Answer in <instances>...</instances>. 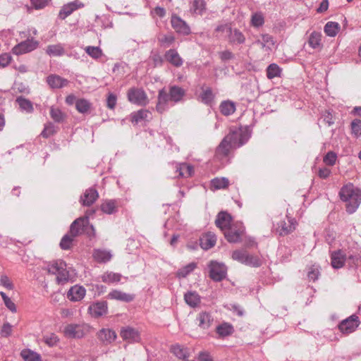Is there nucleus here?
Returning a JSON list of instances; mask_svg holds the SVG:
<instances>
[{
	"mask_svg": "<svg viewBox=\"0 0 361 361\" xmlns=\"http://www.w3.org/2000/svg\"><path fill=\"white\" fill-rule=\"evenodd\" d=\"M185 95V90L177 85L171 86L169 92H167L164 88L160 90L159 91L158 101L156 106L157 111L162 114L167 109V104L169 101L175 103L179 102L183 99Z\"/></svg>",
	"mask_w": 361,
	"mask_h": 361,
	"instance_id": "1",
	"label": "nucleus"
},
{
	"mask_svg": "<svg viewBox=\"0 0 361 361\" xmlns=\"http://www.w3.org/2000/svg\"><path fill=\"white\" fill-rule=\"evenodd\" d=\"M339 195L346 202V211L349 214L354 213L361 202V191L349 183L342 187Z\"/></svg>",
	"mask_w": 361,
	"mask_h": 361,
	"instance_id": "2",
	"label": "nucleus"
},
{
	"mask_svg": "<svg viewBox=\"0 0 361 361\" xmlns=\"http://www.w3.org/2000/svg\"><path fill=\"white\" fill-rule=\"evenodd\" d=\"M45 270L49 274L56 276V281L59 285H63L69 281L70 274L67 270V265L62 260H56L49 263Z\"/></svg>",
	"mask_w": 361,
	"mask_h": 361,
	"instance_id": "3",
	"label": "nucleus"
},
{
	"mask_svg": "<svg viewBox=\"0 0 361 361\" xmlns=\"http://www.w3.org/2000/svg\"><path fill=\"white\" fill-rule=\"evenodd\" d=\"M223 231L226 239L229 243H235L240 240L245 232V228L241 223H236Z\"/></svg>",
	"mask_w": 361,
	"mask_h": 361,
	"instance_id": "4",
	"label": "nucleus"
},
{
	"mask_svg": "<svg viewBox=\"0 0 361 361\" xmlns=\"http://www.w3.org/2000/svg\"><path fill=\"white\" fill-rule=\"evenodd\" d=\"M127 97L130 102L137 105L145 106L148 103L147 94L141 88L132 87L129 89Z\"/></svg>",
	"mask_w": 361,
	"mask_h": 361,
	"instance_id": "5",
	"label": "nucleus"
},
{
	"mask_svg": "<svg viewBox=\"0 0 361 361\" xmlns=\"http://www.w3.org/2000/svg\"><path fill=\"white\" fill-rule=\"evenodd\" d=\"M209 277L215 281H221L226 276V268L224 264L215 261H211L208 265Z\"/></svg>",
	"mask_w": 361,
	"mask_h": 361,
	"instance_id": "6",
	"label": "nucleus"
},
{
	"mask_svg": "<svg viewBox=\"0 0 361 361\" xmlns=\"http://www.w3.org/2000/svg\"><path fill=\"white\" fill-rule=\"evenodd\" d=\"M39 42L33 38L27 39L16 45L12 49L13 54L20 55L35 50L38 47Z\"/></svg>",
	"mask_w": 361,
	"mask_h": 361,
	"instance_id": "7",
	"label": "nucleus"
},
{
	"mask_svg": "<svg viewBox=\"0 0 361 361\" xmlns=\"http://www.w3.org/2000/svg\"><path fill=\"white\" fill-rule=\"evenodd\" d=\"M360 324L359 318L356 315H351L343 320L338 325V329L344 334H349L355 331Z\"/></svg>",
	"mask_w": 361,
	"mask_h": 361,
	"instance_id": "8",
	"label": "nucleus"
},
{
	"mask_svg": "<svg viewBox=\"0 0 361 361\" xmlns=\"http://www.w3.org/2000/svg\"><path fill=\"white\" fill-rule=\"evenodd\" d=\"M87 331V327L84 325L71 324L64 329V334L68 338H81Z\"/></svg>",
	"mask_w": 361,
	"mask_h": 361,
	"instance_id": "9",
	"label": "nucleus"
},
{
	"mask_svg": "<svg viewBox=\"0 0 361 361\" xmlns=\"http://www.w3.org/2000/svg\"><path fill=\"white\" fill-rule=\"evenodd\" d=\"M88 225L89 219L87 216L80 217L71 224L69 233L72 237H76L85 232Z\"/></svg>",
	"mask_w": 361,
	"mask_h": 361,
	"instance_id": "10",
	"label": "nucleus"
},
{
	"mask_svg": "<svg viewBox=\"0 0 361 361\" xmlns=\"http://www.w3.org/2000/svg\"><path fill=\"white\" fill-rule=\"evenodd\" d=\"M225 139L229 142L230 145H231L233 148H237L247 142V137L240 130H236L230 132V133L225 137Z\"/></svg>",
	"mask_w": 361,
	"mask_h": 361,
	"instance_id": "11",
	"label": "nucleus"
},
{
	"mask_svg": "<svg viewBox=\"0 0 361 361\" xmlns=\"http://www.w3.org/2000/svg\"><path fill=\"white\" fill-rule=\"evenodd\" d=\"M172 27L175 31L183 35H188L190 33V28L188 25L176 15H172L171 19Z\"/></svg>",
	"mask_w": 361,
	"mask_h": 361,
	"instance_id": "12",
	"label": "nucleus"
},
{
	"mask_svg": "<svg viewBox=\"0 0 361 361\" xmlns=\"http://www.w3.org/2000/svg\"><path fill=\"white\" fill-rule=\"evenodd\" d=\"M120 336L123 341L128 343L139 342L140 335L139 331L130 326H125L121 329Z\"/></svg>",
	"mask_w": 361,
	"mask_h": 361,
	"instance_id": "13",
	"label": "nucleus"
},
{
	"mask_svg": "<svg viewBox=\"0 0 361 361\" xmlns=\"http://www.w3.org/2000/svg\"><path fill=\"white\" fill-rule=\"evenodd\" d=\"M286 217L288 219V221H281L276 228V232L280 235H286L295 229V220L289 217L288 215H286Z\"/></svg>",
	"mask_w": 361,
	"mask_h": 361,
	"instance_id": "14",
	"label": "nucleus"
},
{
	"mask_svg": "<svg viewBox=\"0 0 361 361\" xmlns=\"http://www.w3.org/2000/svg\"><path fill=\"white\" fill-rule=\"evenodd\" d=\"M99 194L96 189L90 188L87 189L83 195L80 197V202L83 206H90L98 199Z\"/></svg>",
	"mask_w": 361,
	"mask_h": 361,
	"instance_id": "15",
	"label": "nucleus"
},
{
	"mask_svg": "<svg viewBox=\"0 0 361 361\" xmlns=\"http://www.w3.org/2000/svg\"><path fill=\"white\" fill-rule=\"evenodd\" d=\"M231 221L232 217L228 213L221 212L217 215L215 224L223 231L232 225Z\"/></svg>",
	"mask_w": 361,
	"mask_h": 361,
	"instance_id": "16",
	"label": "nucleus"
},
{
	"mask_svg": "<svg viewBox=\"0 0 361 361\" xmlns=\"http://www.w3.org/2000/svg\"><path fill=\"white\" fill-rule=\"evenodd\" d=\"M83 6L82 3L78 1L70 2L65 4L59 11V17L64 20L66 18L69 16L73 11Z\"/></svg>",
	"mask_w": 361,
	"mask_h": 361,
	"instance_id": "17",
	"label": "nucleus"
},
{
	"mask_svg": "<svg viewBox=\"0 0 361 361\" xmlns=\"http://www.w3.org/2000/svg\"><path fill=\"white\" fill-rule=\"evenodd\" d=\"M99 340L104 345H108L111 343L116 338V332L110 329H101L98 334Z\"/></svg>",
	"mask_w": 361,
	"mask_h": 361,
	"instance_id": "18",
	"label": "nucleus"
},
{
	"mask_svg": "<svg viewBox=\"0 0 361 361\" xmlns=\"http://www.w3.org/2000/svg\"><path fill=\"white\" fill-rule=\"evenodd\" d=\"M85 293L86 290L85 288L76 285L69 289L67 293V298L71 301H80L85 297Z\"/></svg>",
	"mask_w": 361,
	"mask_h": 361,
	"instance_id": "19",
	"label": "nucleus"
},
{
	"mask_svg": "<svg viewBox=\"0 0 361 361\" xmlns=\"http://www.w3.org/2000/svg\"><path fill=\"white\" fill-rule=\"evenodd\" d=\"M331 266L334 269H340L343 267L346 261V256L341 250L333 252L331 255Z\"/></svg>",
	"mask_w": 361,
	"mask_h": 361,
	"instance_id": "20",
	"label": "nucleus"
},
{
	"mask_svg": "<svg viewBox=\"0 0 361 361\" xmlns=\"http://www.w3.org/2000/svg\"><path fill=\"white\" fill-rule=\"evenodd\" d=\"M47 82L51 88H61L68 84V80L57 75H50Z\"/></svg>",
	"mask_w": 361,
	"mask_h": 361,
	"instance_id": "21",
	"label": "nucleus"
},
{
	"mask_svg": "<svg viewBox=\"0 0 361 361\" xmlns=\"http://www.w3.org/2000/svg\"><path fill=\"white\" fill-rule=\"evenodd\" d=\"M109 299L129 302L133 300L134 295L118 290H114L108 295Z\"/></svg>",
	"mask_w": 361,
	"mask_h": 361,
	"instance_id": "22",
	"label": "nucleus"
},
{
	"mask_svg": "<svg viewBox=\"0 0 361 361\" xmlns=\"http://www.w3.org/2000/svg\"><path fill=\"white\" fill-rule=\"evenodd\" d=\"M228 42L231 44H243L245 41V37L243 34L238 30H233L231 27H228Z\"/></svg>",
	"mask_w": 361,
	"mask_h": 361,
	"instance_id": "23",
	"label": "nucleus"
},
{
	"mask_svg": "<svg viewBox=\"0 0 361 361\" xmlns=\"http://www.w3.org/2000/svg\"><path fill=\"white\" fill-rule=\"evenodd\" d=\"M197 319L199 322V326L203 329H207L209 328L214 321V319L211 314L207 312H200Z\"/></svg>",
	"mask_w": 361,
	"mask_h": 361,
	"instance_id": "24",
	"label": "nucleus"
},
{
	"mask_svg": "<svg viewBox=\"0 0 361 361\" xmlns=\"http://www.w3.org/2000/svg\"><path fill=\"white\" fill-rule=\"evenodd\" d=\"M94 259L99 263H106L111 260L112 255L106 250L97 249L93 252Z\"/></svg>",
	"mask_w": 361,
	"mask_h": 361,
	"instance_id": "25",
	"label": "nucleus"
},
{
	"mask_svg": "<svg viewBox=\"0 0 361 361\" xmlns=\"http://www.w3.org/2000/svg\"><path fill=\"white\" fill-rule=\"evenodd\" d=\"M166 59L176 67H179L183 64V59L175 49H169L165 54Z\"/></svg>",
	"mask_w": 361,
	"mask_h": 361,
	"instance_id": "26",
	"label": "nucleus"
},
{
	"mask_svg": "<svg viewBox=\"0 0 361 361\" xmlns=\"http://www.w3.org/2000/svg\"><path fill=\"white\" fill-rule=\"evenodd\" d=\"M216 242V236L208 233L200 239V245L204 250H209L214 247Z\"/></svg>",
	"mask_w": 361,
	"mask_h": 361,
	"instance_id": "27",
	"label": "nucleus"
},
{
	"mask_svg": "<svg viewBox=\"0 0 361 361\" xmlns=\"http://www.w3.org/2000/svg\"><path fill=\"white\" fill-rule=\"evenodd\" d=\"M93 316L98 317L104 314L107 311V306L104 302H99L90 307Z\"/></svg>",
	"mask_w": 361,
	"mask_h": 361,
	"instance_id": "28",
	"label": "nucleus"
},
{
	"mask_svg": "<svg viewBox=\"0 0 361 361\" xmlns=\"http://www.w3.org/2000/svg\"><path fill=\"white\" fill-rule=\"evenodd\" d=\"M231 148L233 147L231 146V145H230L229 142H228L227 140H226L224 137L216 149V156L218 157H226L228 154L229 151Z\"/></svg>",
	"mask_w": 361,
	"mask_h": 361,
	"instance_id": "29",
	"label": "nucleus"
},
{
	"mask_svg": "<svg viewBox=\"0 0 361 361\" xmlns=\"http://www.w3.org/2000/svg\"><path fill=\"white\" fill-rule=\"evenodd\" d=\"M101 209L103 212L111 214L117 212V203L116 200H105L101 204Z\"/></svg>",
	"mask_w": 361,
	"mask_h": 361,
	"instance_id": "30",
	"label": "nucleus"
},
{
	"mask_svg": "<svg viewBox=\"0 0 361 361\" xmlns=\"http://www.w3.org/2000/svg\"><path fill=\"white\" fill-rule=\"evenodd\" d=\"M308 44L313 49L322 48V44L321 33L317 32H312L309 37Z\"/></svg>",
	"mask_w": 361,
	"mask_h": 361,
	"instance_id": "31",
	"label": "nucleus"
},
{
	"mask_svg": "<svg viewBox=\"0 0 361 361\" xmlns=\"http://www.w3.org/2000/svg\"><path fill=\"white\" fill-rule=\"evenodd\" d=\"M176 171L180 177H189L193 173L194 169L191 165L180 164L176 166Z\"/></svg>",
	"mask_w": 361,
	"mask_h": 361,
	"instance_id": "32",
	"label": "nucleus"
},
{
	"mask_svg": "<svg viewBox=\"0 0 361 361\" xmlns=\"http://www.w3.org/2000/svg\"><path fill=\"white\" fill-rule=\"evenodd\" d=\"M64 48L61 44L49 45L46 53L49 56H60L64 54Z\"/></svg>",
	"mask_w": 361,
	"mask_h": 361,
	"instance_id": "33",
	"label": "nucleus"
},
{
	"mask_svg": "<svg viewBox=\"0 0 361 361\" xmlns=\"http://www.w3.org/2000/svg\"><path fill=\"white\" fill-rule=\"evenodd\" d=\"M92 104L85 99H79L75 102V108L81 114H87L90 111Z\"/></svg>",
	"mask_w": 361,
	"mask_h": 361,
	"instance_id": "34",
	"label": "nucleus"
},
{
	"mask_svg": "<svg viewBox=\"0 0 361 361\" xmlns=\"http://www.w3.org/2000/svg\"><path fill=\"white\" fill-rule=\"evenodd\" d=\"M324 32L329 37H335L340 30V25L336 22H328L324 28Z\"/></svg>",
	"mask_w": 361,
	"mask_h": 361,
	"instance_id": "35",
	"label": "nucleus"
},
{
	"mask_svg": "<svg viewBox=\"0 0 361 361\" xmlns=\"http://www.w3.org/2000/svg\"><path fill=\"white\" fill-rule=\"evenodd\" d=\"M185 302L190 307H196L200 302V298L195 292H188L184 295Z\"/></svg>",
	"mask_w": 361,
	"mask_h": 361,
	"instance_id": "36",
	"label": "nucleus"
},
{
	"mask_svg": "<svg viewBox=\"0 0 361 361\" xmlns=\"http://www.w3.org/2000/svg\"><path fill=\"white\" fill-rule=\"evenodd\" d=\"M171 350L179 359L185 360L189 357L188 348L179 345H174L171 346Z\"/></svg>",
	"mask_w": 361,
	"mask_h": 361,
	"instance_id": "37",
	"label": "nucleus"
},
{
	"mask_svg": "<svg viewBox=\"0 0 361 361\" xmlns=\"http://www.w3.org/2000/svg\"><path fill=\"white\" fill-rule=\"evenodd\" d=\"M229 185V180L228 178L222 177V178H215L211 180V186L214 190H220L227 188Z\"/></svg>",
	"mask_w": 361,
	"mask_h": 361,
	"instance_id": "38",
	"label": "nucleus"
},
{
	"mask_svg": "<svg viewBox=\"0 0 361 361\" xmlns=\"http://www.w3.org/2000/svg\"><path fill=\"white\" fill-rule=\"evenodd\" d=\"M233 332V327L231 324L228 323H224L222 324L219 325L216 327V333L219 335L220 337H226Z\"/></svg>",
	"mask_w": 361,
	"mask_h": 361,
	"instance_id": "39",
	"label": "nucleus"
},
{
	"mask_svg": "<svg viewBox=\"0 0 361 361\" xmlns=\"http://www.w3.org/2000/svg\"><path fill=\"white\" fill-rule=\"evenodd\" d=\"M16 101L18 104L21 110L25 111L27 113H32L33 111V106L30 100L22 97H18Z\"/></svg>",
	"mask_w": 361,
	"mask_h": 361,
	"instance_id": "40",
	"label": "nucleus"
},
{
	"mask_svg": "<svg viewBox=\"0 0 361 361\" xmlns=\"http://www.w3.org/2000/svg\"><path fill=\"white\" fill-rule=\"evenodd\" d=\"M281 71V68L276 63H271L267 68V77L270 80L276 77H280Z\"/></svg>",
	"mask_w": 361,
	"mask_h": 361,
	"instance_id": "41",
	"label": "nucleus"
},
{
	"mask_svg": "<svg viewBox=\"0 0 361 361\" xmlns=\"http://www.w3.org/2000/svg\"><path fill=\"white\" fill-rule=\"evenodd\" d=\"M220 110L222 114L225 116H229L235 112V106L233 102L226 101L221 104Z\"/></svg>",
	"mask_w": 361,
	"mask_h": 361,
	"instance_id": "42",
	"label": "nucleus"
},
{
	"mask_svg": "<svg viewBox=\"0 0 361 361\" xmlns=\"http://www.w3.org/2000/svg\"><path fill=\"white\" fill-rule=\"evenodd\" d=\"M121 279V275L118 273H114V272H105L102 276V280L104 283H114V282H118L120 281Z\"/></svg>",
	"mask_w": 361,
	"mask_h": 361,
	"instance_id": "43",
	"label": "nucleus"
},
{
	"mask_svg": "<svg viewBox=\"0 0 361 361\" xmlns=\"http://www.w3.org/2000/svg\"><path fill=\"white\" fill-rule=\"evenodd\" d=\"M21 357L25 361H40L41 357L37 353L30 350H23L20 353Z\"/></svg>",
	"mask_w": 361,
	"mask_h": 361,
	"instance_id": "44",
	"label": "nucleus"
},
{
	"mask_svg": "<svg viewBox=\"0 0 361 361\" xmlns=\"http://www.w3.org/2000/svg\"><path fill=\"white\" fill-rule=\"evenodd\" d=\"M50 116L51 118L57 123L63 122L66 118V114L59 108L51 106L50 109Z\"/></svg>",
	"mask_w": 361,
	"mask_h": 361,
	"instance_id": "45",
	"label": "nucleus"
},
{
	"mask_svg": "<svg viewBox=\"0 0 361 361\" xmlns=\"http://www.w3.org/2000/svg\"><path fill=\"white\" fill-rule=\"evenodd\" d=\"M149 112L146 109H141L136 112H134L131 115V121L135 123L138 122L145 120L148 118Z\"/></svg>",
	"mask_w": 361,
	"mask_h": 361,
	"instance_id": "46",
	"label": "nucleus"
},
{
	"mask_svg": "<svg viewBox=\"0 0 361 361\" xmlns=\"http://www.w3.org/2000/svg\"><path fill=\"white\" fill-rule=\"evenodd\" d=\"M197 267V264L195 262H191L183 268L178 269L177 271V276L179 278H185L189 274H190Z\"/></svg>",
	"mask_w": 361,
	"mask_h": 361,
	"instance_id": "47",
	"label": "nucleus"
},
{
	"mask_svg": "<svg viewBox=\"0 0 361 361\" xmlns=\"http://www.w3.org/2000/svg\"><path fill=\"white\" fill-rule=\"evenodd\" d=\"M200 99L202 102L206 104H209L214 100V95L212 92L211 88L207 87L205 90H203L202 92L200 94Z\"/></svg>",
	"mask_w": 361,
	"mask_h": 361,
	"instance_id": "48",
	"label": "nucleus"
},
{
	"mask_svg": "<svg viewBox=\"0 0 361 361\" xmlns=\"http://www.w3.org/2000/svg\"><path fill=\"white\" fill-rule=\"evenodd\" d=\"M243 264L253 267H259L261 266L262 262L258 257L247 253Z\"/></svg>",
	"mask_w": 361,
	"mask_h": 361,
	"instance_id": "49",
	"label": "nucleus"
},
{
	"mask_svg": "<svg viewBox=\"0 0 361 361\" xmlns=\"http://www.w3.org/2000/svg\"><path fill=\"white\" fill-rule=\"evenodd\" d=\"M43 341L49 347H53L57 345L59 338L55 334L51 333L43 336Z\"/></svg>",
	"mask_w": 361,
	"mask_h": 361,
	"instance_id": "50",
	"label": "nucleus"
},
{
	"mask_svg": "<svg viewBox=\"0 0 361 361\" xmlns=\"http://www.w3.org/2000/svg\"><path fill=\"white\" fill-rule=\"evenodd\" d=\"M0 295L4 302L6 307L12 312H16V306L15 303L8 298L4 292H0Z\"/></svg>",
	"mask_w": 361,
	"mask_h": 361,
	"instance_id": "51",
	"label": "nucleus"
},
{
	"mask_svg": "<svg viewBox=\"0 0 361 361\" xmlns=\"http://www.w3.org/2000/svg\"><path fill=\"white\" fill-rule=\"evenodd\" d=\"M86 53L93 59L101 57L102 52L99 47L88 46L85 48Z\"/></svg>",
	"mask_w": 361,
	"mask_h": 361,
	"instance_id": "52",
	"label": "nucleus"
},
{
	"mask_svg": "<svg viewBox=\"0 0 361 361\" xmlns=\"http://www.w3.org/2000/svg\"><path fill=\"white\" fill-rule=\"evenodd\" d=\"M74 238L75 237H72V235L70 233L65 235L60 242L61 248L62 250L70 249L72 245V242Z\"/></svg>",
	"mask_w": 361,
	"mask_h": 361,
	"instance_id": "53",
	"label": "nucleus"
},
{
	"mask_svg": "<svg viewBox=\"0 0 361 361\" xmlns=\"http://www.w3.org/2000/svg\"><path fill=\"white\" fill-rule=\"evenodd\" d=\"M264 23V16L261 13H255L252 14L251 18V24L252 26L259 27Z\"/></svg>",
	"mask_w": 361,
	"mask_h": 361,
	"instance_id": "54",
	"label": "nucleus"
},
{
	"mask_svg": "<svg viewBox=\"0 0 361 361\" xmlns=\"http://www.w3.org/2000/svg\"><path fill=\"white\" fill-rule=\"evenodd\" d=\"M262 47H267L269 49H271V47L274 45V41L272 36H271L269 34H264L262 35Z\"/></svg>",
	"mask_w": 361,
	"mask_h": 361,
	"instance_id": "55",
	"label": "nucleus"
},
{
	"mask_svg": "<svg viewBox=\"0 0 361 361\" xmlns=\"http://www.w3.org/2000/svg\"><path fill=\"white\" fill-rule=\"evenodd\" d=\"M0 285L8 290H13L14 286L11 279L5 274H2L0 277Z\"/></svg>",
	"mask_w": 361,
	"mask_h": 361,
	"instance_id": "56",
	"label": "nucleus"
},
{
	"mask_svg": "<svg viewBox=\"0 0 361 361\" xmlns=\"http://www.w3.org/2000/svg\"><path fill=\"white\" fill-rule=\"evenodd\" d=\"M351 130L353 134L356 137L361 135V120L355 119L351 123Z\"/></svg>",
	"mask_w": 361,
	"mask_h": 361,
	"instance_id": "57",
	"label": "nucleus"
},
{
	"mask_svg": "<svg viewBox=\"0 0 361 361\" xmlns=\"http://www.w3.org/2000/svg\"><path fill=\"white\" fill-rule=\"evenodd\" d=\"M205 8V3L203 0H195L192 4V9L195 13L202 14Z\"/></svg>",
	"mask_w": 361,
	"mask_h": 361,
	"instance_id": "58",
	"label": "nucleus"
},
{
	"mask_svg": "<svg viewBox=\"0 0 361 361\" xmlns=\"http://www.w3.org/2000/svg\"><path fill=\"white\" fill-rule=\"evenodd\" d=\"M55 133V127L51 123H49L45 125L44 130L41 133V135L43 137L47 138L51 135H54Z\"/></svg>",
	"mask_w": 361,
	"mask_h": 361,
	"instance_id": "59",
	"label": "nucleus"
},
{
	"mask_svg": "<svg viewBox=\"0 0 361 361\" xmlns=\"http://www.w3.org/2000/svg\"><path fill=\"white\" fill-rule=\"evenodd\" d=\"M337 159L336 154L334 152H329L324 157V162L329 166H334Z\"/></svg>",
	"mask_w": 361,
	"mask_h": 361,
	"instance_id": "60",
	"label": "nucleus"
},
{
	"mask_svg": "<svg viewBox=\"0 0 361 361\" xmlns=\"http://www.w3.org/2000/svg\"><path fill=\"white\" fill-rule=\"evenodd\" d=\"M247 253V252L246 251H243V250H235V251L233 252V253H232V258L234 260L238 261L240 263L243 264Z\"/></svg>",
	"mask_w": 361,
	"mask_h": 361,
	"instance_id": "61",
	"label": "nucleus"
},
{
	"mask_svg": "<svg viewBox=\"0 0 361 361\" xmlns=\"http://www.w3.org/2000/svg\"><path fill=\"white\" fill-rule=\"evenodd\" d=\"M12 58L11 56L9 54L5 53L0 54V68H5L7 66Z\"/></svg>",
	"mask_w": 361,
	"mask_h": 361,
	"instance_id": "62",
	"label": "nucleus"
},
{
	"mask_svg": "<svg viewBox=\"0 0 361 361\" xmlns=\"http://www.w3.org/2000/svg\"><path fill=\"white\" fill-rule=\"evenodd\" d=\"M117 101L116 96L113 93H109L106 99V106L110 109H114Z\"/></svg>",
	"mask_w": 361,
	"mask_h": 361,
	"instance_id": "63",
	"label": "nucleus"
},
{
	"mask_svg": "<svg viewBox=\"0 0 361 361\" xmlns=\"http://www.w3.org/2000/svg\"><path fill=\"white\" fill-rule=\"evenodd\" d=\"M346 261L350 267L357 266L360 262V257L358 255H350L346 257Z\"/></svg>",
	"mask_w": 361,
	"mask_h": 361,
	"instance_id": "64",
	"label": "nucleus"
}]
</instances>
